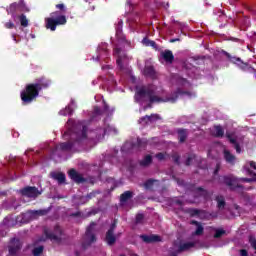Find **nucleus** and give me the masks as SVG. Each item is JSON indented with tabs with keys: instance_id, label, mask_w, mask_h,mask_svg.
Masks as SVG:
<instances>
[{
	"instance_id": "nucleus-1",
	"label": "nucleus",
	"mask_w": 256,
	"mask_h": 256,
	"mask_svg": "<svg viewBox=\"0 0 256 256\" xmlns=\"http://www.w3.org/2000/svg\"><path fill=\"white\" fill-rule=\"evenodd\" d=\"M179 95H187V92L182 91L178 88L176 91L172 92L171 96H166L165 98L155 95V90L151 86H138L136 87V92L134 95V100L136 103H143V101H149L145 109H151L153 103H177Z\"/></svg>"
},
{
	"instance_id": "nucleus-2",
	"label": "nucleus",
	"mask_w": 256,
	"mask_h": 256,
	"mask_svg": "<svg viewBox=\"0 0 256 256\" xmlns=\"http://www.w3.org/2000/svg\"><path fill=\"white\" fill-rule=\"evenodd\" d=\"M49 87H51V80L45 76L37 78L34 83L27 84L20 94L22 105H31L33 101L37 100L39 93Z\"/></svg>"
},
{
	"instance_id": "nucleus-3",
	"label": "nucleus",
	"mask_w": 256,
	"mask_h": 256,
	"mask_svg": "<svg viewBox=\"0 0 256 256\" xmlns=\"http://www.w3.org/2000/svg\"><path fill=\"white\" fill-rule=\"evenodd\" d=\"M87 131H89V127L83 122H78L74 131L68 130L64 133L65 137L70 135V140L60 144L61 151H71L73 149L77 151V147L81 146V141L87 139Z\"/></svg>"
},
{
	"instance_id": "nucleus-4",
	"label": "nucleus",
	"mask_w": 256,
	"mask_h": 256,
	"mask_svg": "<svg viewBox=\"0 0 256 256\" xmlns=\"http://www.w3.org/2000/svg\"><path fill=\"white\" fill-rule=\"evenodd\" d=\"M179 185H184L186 191H189L192 193L194 199H204V201H209L211 199V195H213V192H209L207 189L203 187H197V185L193 183H186L183 180H178Z\"/></svg>"
},
{
	"instance_id": "nucleus-5",
	"label": "nucleus",
	"mask_w": 256,
	"mask_h": 256,
	"mask_svg": "<svg viewBox=\"0 0 256 256\" xmlns=\"http://www.w3.org/2000/svg\"><path fill=\"white\" fill-rule=\"evenodd\" d=\"M46 29H51L55 31L57 29V25H66L67 17L65 15H59V12H53L51 14V18H46Z\"/></svg>"
},
{
	"instance_id": "nucleus-6",
	"label": "nucleus",
	"mask_w": 256,
	"mask_h": 256,
	"mask_svg": "<svg viewBox=\"0 0 256 256\" xmlns=\"http://www.w3.org/2000/svg\"><path fill=\"white\" fill-rule=\"evenodd\" d=\"M93 231H95V222H91L86 229L84 241L82 242V249L84 251H86V249H89V247H91L93 243H97V236Z\"/></svg>"
},
{
	"instance_id": "nucleus-7",
	"label": "nucleus",
	"mask_w": 256,
	"mask_h": 256,
	"mask_svg": "<svg viewBox=\"0 0 256 256\" xmlns=\"http://www.w3.org/2000/svg\"><path fill=\"white\" fill-rule=\"evenodd\" d=\"M117 219H114L105 235V242L110 247L117 243V236H115V229H117Z\"/></svg>"
},
{
	"instance_id": "nucleus-8",
	"label": "nucleus",
	"mask_w": 256,
	"mask_h": 256,
	"mask_svg": "<svg viewBox=\"0 0 256 256\" xmlns=\"http://www.w3.org/2000/svg\"><path fill=\"white\" fill-rule=\"evenodd\" d=\"M44 235L47 239H50V241H55V243H61L63 239L61 236L63 235V229H61V226L56 225L54 227V232H50L49 230H44Z\"/></svg>"
},
{
	"instance_id": "nucleus-9",
	"label": "nucleus",
	"mask_w": 256,
	"mask_h": 256,
	"mask_svg": "<svg viewBox=\"0 0 256 256\" xmlns=\"http://www.w3.org/2000/svg\"><path fill=\"white\" fill-rule=\"evenodd\" d=\"M19 193L22 197H27L28 199H37V197L41 195V191L35 186H26L20 189Z\"/></svg>"
},
{
	"instance_id": "nucleus-10",
	"label": "nucleus",
	"mask_w": 256,
	"mask_h": 256,
	"mask_svg": "<svg viewBox=\"0 0 256 256\" xmlns=\"http://www.w3.org/2000/svg\"><path fill=\"white\" fill-rule=\"evenodd\" d=\"M222 181L224 185L231 189V191H235V189H241V187H243L237 183V179L233 175L223 176Z\"/></svg>"
},
{
	"instance_id": "nucleus-11",
	"label": "nucleus",
	"mask_w": 256,
	"mask_h": 256,
	"mask_svg": "<svg viewBox=\"0 0 256 256\" xmlns=\"http://www.w3.org/2000/svg\"><path fill=\"white\" fill-rule=\"evenodd\" d=\"M17 9H20V11H29V8L25 5V0H20L19 3H12L7 11L8 13L15 15V11H17Z\"/></svg>"
},
{
	"instance_id": "nucleus-12",
	"label": "nucleus",
	"mask_w": 256,
	"mask_h": 256,
	"mask_svg": "<svg viewBox=\"0 0 256 256\" xmlns=\"http://www.w3.org/2000/svg\"><path fill=\"white\" fill-rule=\"evenodd\" d=\"M9 255H17L21 251V241L17 238L11 240L10 245L8 246Z\"/></svg>"
},
{
	"instance_id": "nucleus-13",
	"label": "nucleus",
	"mask_w": 256,
	"mask_h": 256,
	"mask_svg": "<svg viewBox=\"0 0 256 256\" xmlns=\"http://www.w3.org/2000/svg\"><path fill=\"white\" fill-rule=\"evenodd\" d=\"M224 55L225 57H227V59H229L231 63H234V65H238V67H240V69H242L243 71L247 69V63L243 62L241 58L235 57V56L233 57L231 56V54H229V52H225V51H224Z\"/></svg>"
},
{
	"instance_id": "nucleus-14",
	"label": "nucleus",
	"mask_w": 256,
	"mask_h": 256,
	"mask_svg": "<svg viewBox=\"0 0 256 256\" xmlns=\"http://www.w3.org/2000/svg\"><path fill=\"white\" fill-rule=\"evenodd\" d=\"M68 175L70 177V179H72V181H74V183H85L87 181V179H85L83 177V175H81L79 172H77V170L75 169H70L68 172Z\"/></svg>"
},
{
	"instance_id": "nucleus-15",
	"label": "nucleus",
	"mask_w": 256,
	"mask_h": 256,
	"mask_svg": "<svg viewBox=\"0 0 256 256\" xmlns=\"http://www.w3.org/2000/svg\"><path fill=\"white\" fill-rule=\"evenodd\" d=\"M226 138L228 139L229 143L233 145L236 153H241V145L239 142H237V136H235V133L226 132Z\"/></svg>"
},
{
	"instance_id": "nucleus-16",
	"label": "nucleus",
	"mask_w": 256,
	"mask_h": 256,
	"mask_svg": "<svg viewBox=\"0 0 256 256\" xmlns=\"http://www.w3.org/2000/svg\"><path fill=\"white\" fill-rule=\"evenodd\" d=\"M196 243L195 242H180L178 245V249L176 251H174V253H176V256L179 253H183L185 251H189L190 249H193V247H195Z\"/></svg>"
},
{
	"instance_id": "nucleus-17",
	"label": "nucleus",
	"mask_w": 256,
	"mask_h": 256,
	"mask_svg": "<svg viewBox=\"0 0 256 256\" xmlns=\"http://www.w3.org/2000/svg\"><path fill=\"white\" fill-rule=\"evenodd\" d=\"M160 56L165 61V63L168 65H173V61H175V55H173V51L166 49L160 53Z\"/></svg>"
},
{
	"instance_id": "nucleus-18",
	"label": "nucleus",
	"mask_w": 256,
	"mask_h": 256,
	"mask_svg": "<svg viewBox=\"0 0 256 256\" xmlns=\"http://www.w3.org/2000/svg\"><path fill=\"white\" fill-rule=\"evenodd\" d=\"M178 143L183 144L189 137V130L185 128H178L176 130Z\"/></svg>"
},
{
	"instance_id": "nucleus-19",
	"label": "nucleus",
	"mask_w": 256,
	"mask_h": 256,
	"mask_svg": "<svg viewBox=\"0 0 256 256\" xmlns=\"http://www.w3.org/2000/svg\"><path fill=\"white\" fill-rule=\"evenodd\" d=\"M140 239H142L144 243H159L161 241V236L155 235V234H152V235L142 234L140 235Z\"/></svg>"
},
{
	"instance_id": "nucleus-20",
	"label": "nucleus",
	"mask_w": 256,
	"mask_h": 256,
	"mask_svg": "<svg viewBox=\"0 0 256 256\" xmlns=\"http://www.w3.org/2000/svg\"><path fill=\"white\" fill-rule=\"evenodd\" d=\"M191 225H195L196 226V230L194 233H192V235H196V236H201L203 235L205 228L203 227V224H201V222L197 221V220H192L190 222Z\"/></svg>"
},
{
	"instance_id": "nucleus-21",
	"label": "nucleus",
	"mask_w": 256,
	"mask_h": 256,
	"mask_svg": "<svg viewBox=\"0 0 256 256\" xmlns=\"http://www.w3.org/2000/svg\"><path fill=\"white\" fill-rule=\"evenodd\" d=\"M224 159L226 163L229 165H235V161H237V157L231 153L229 150L223 151Z\"/></svg>"
},
{
	"instance_id": "nucleus-22",
	"label": "nucleus",
	"mask_w": 256,
	"mask_h": 256,
	"mask_svg": "<svg viewBox=\"0 0 256 256\" xmlns=\"http://www.w3.org/2000/svg\"><path fill=\"white\" fill-rule=\"evenodd\" d=\"M144 75L145 77H150V79H157V71L153 66H145Z\"/></svg>"
},
{
	"instance_id": "nucleus-23",
	"label": "nucleus",
	"mask_w": 256,
	"mask_h": 256,
	"mask_svg": "<svg viewBox=\"0 0 256 256\" xmlns=\"http://www.w3.org/2000/svg\"><path fill=\"white\" fill-rule=\"evenodd\" d=\"M52 179H55V181H58L60 185H63L66 181L65 173L63 172H54L51 174Z\"/></svg>"
},
{
	"instance_id": "nucleus-24",
	"label": "nucleus",
	"mask_w": 256,
	"mask_h": 256,
	"mask_svg": "<svg viewBox=\"0 0 256 256\" xmlns=\"http://www.w3.org/2000/svg\"><path fill=\"white\" fill-rule=\"evenodd\" d=\"M142 43L146 46V47H151L152 49H155V51H157V49H159V46L157 45V43L153 40H150L149 38L145 37L142 40Z\"/></svg>"
},
{
	"instance_id": "nucleus-25",
	"label": "nucleus",
	"mask_w": 256,
	"mask_h": 256,
	"mask_svg": "<svg viewBox=\"0 0 256 256\" xmlns=\"http://www.w3.org/2000/svg\"><path fill=\"white\" fill-rule=\"evenodd\" d=\"M147 143V139L137 138L136 143H133V147H137L138 149H145L147 147Z\"/></svg>"
},
{
	"instance_id": "nucleus-26",
	"label": "nucleus",
	"mask_w": 256,
	"mask_h": 256,
	"mask_svg": "<svg viewBox=\"0 0 256 256\" xmlns=\"http://www.w3.org/2000/svg\"><path fill=\"white\" fill-rule=\"evenodd\" d=\"M129 199H133V191H125L120 195V203H127Z\"/></svg>"
},
{
	"instance_id": "nucleus-27",
	"label": "nucleus",
	"mask_w": 256,
	"mask_h": 256,
	"mask_svg": "<svg viewBox=\"0 0 256 256\" xmlns=\"http://www.w3.org/2000/svg\"><path fill=\"white\" fill-rule=\"evenodd\" d=\"M215 201L217 203L218 209H220V210L225 209V205H227V202H225L224 196H221V195L216 196Z\"/></svg>"
},
{
	"instance_id": "nucleus-28",
	"label": "nucleus",
	"mask_w": 256,
	"mask_h": 256,
	"mask_svg": "<svg viewBox=\"0 0 256 256\" xmlns=\"http://www.w3.org/2000/svg\"><path fill=\"white\" fill-rule=\"evenodd\" d=\"M116 37H118V39H125V37H123V20L118 21L116 26Z\"/></svg>"
},
{
	"instance_id": "nucleus-29",
	"label": "nucleus",
	"mask_w": 256,
	"mask_h": 256,
	"mask_svg": "<svg viewBox=\"0 0 256 256\" xmlns=\"http://www.w3.org/2000/svg\"><path fill=\"white\" fill-rule=\"evenodd\" d=\"M151 163H153V156L148 154L144 157L143 160L140 161L139 164L141 167H149V165H151Z\"/></svg>"
},
{
	"instance_id": "nucleus-30",
	"label": "nucleus",
	"mask_w": 256,
	"mask_h": 256,
	"mask_svg": "<svg viewBox=\"0 0 256 256\" xmlns=\"http://www.w3.org/2000/svg\"><path fill=\"white\" fill-rule=\"evenodd\" d=\"M214 129H215L214 136H216L218 138L224 137L225 130H223V127L221 125L214 126Z\"/></svg>"
},
{
	"instance_id": "nucleus-31",
	"label": "nucleus",
	"mask_w": 256,
	"mask_h": 256,
	"mask_svg": "<svg viewBox=\"0 0 256 256\" xmlns=\"http://www.w3.org/2000/svg\"><path fill=\"white\" fill-rule=\"evenodd\" d=\"M49 213V210L47 209H42V210H31L30 214L31 215H39L40 217H43Z\"/></svg>"
},
{
	"instance_id": "nucleus-32",
	"label": "nucleus",
	"mask_w": 256,
	"mask_h": 256,
	"mask_svg": "<svg viewBox=\"0 0 256 256\" xmlns=\"http://www.w3.org/2000/svg\"><path fill=\"white\" fill-rule=\"evenodd\" d=\"M44 250H45L44 246H38L32 250V254H33V256H41V255H43Z\"/></svg>"
},
{
	"instance_id": "nucleus-33",
	"label": "nucleus",
	"mask_w": 256,
	"mask_h": 256,
	"mask_svg": "<svg viewBox=\"0 0 256 256\" xmlns=\"http://www.w3.org/2000/svg\"><path fill=\"white\" fill-rule=\"evenodd\" d=\"M19 21H20V25L22 27H28L29 25V20L27 19V16H25V14H21L19 16Z\"/></svg>"
},
{
	"instance_id": "nucleus-34",
	"label": "nucleus",
	"mask_w": 256,
	"mask_h": 256,
	"mask_svg": "<svg viewBox=\"0 0 256 256\" xmlns=\"http://www.w3.org/2000/svg\"><path fill=\"white\" fill-rule=\"evenodd\" d=\"M232 217H239L241 215V208L239 205L234 204V211L230 210Z\"/></svg>"
},
{
	"instance_id": "nucleus-35",
	"label": "nucleus",
	"mask_w": 256,
	"mask_h": 256,
	"mask_svg": "<svg viewBox=\"0 0 256 256\" xmlns=\"http://www.w3.org/2000/svg\"><path fill=\"white\" fill-rule=\"evenodd\" d=\"M157 181L158 180H155V179L146 180L144 183L145 189H153V185H155V183H157Z\"/></svg>"
},
{
	"instance_id": "nucleus-36",
	"label": "nucleus",
	"mask_w": 256,
	"mask_h": 256,
	"mask_svg": "<svg viewBox=\"0 0 256 256\" xmlns=\"http://www.w3.org/2000/svg\"><path fill=\"white\" fill-rule=\"evenodd\" d=\"M143 221H145V215L142 214V213H138L136 215V218H135V223L136 225H141L143 224Z\"/></svg>"
},
{
	"instance_id": "nucleus-37",
	"label": "nucleus",
	"mask_w": 256,
	"mask_h": 256,
	"mask_svg": "<svg viewBox=\"0 0 256 256\" xmlns=\"http://www.w3.org/2000/svg\"><path fill=\"white\" fill-rule=\"evenodd\" d=\"M117 67L120 71H124L125 66L123 65V58L121 56H118L116 59Z\"/></svg>"
},
{
	"instance_id": "nucleus-38",
	"label": "nucleus",
	"mask_w": 256,
	"mask_h": 256,
	"mask_svg": "<svg viewBox=\"0 0 256 256\" xmlns=\"http://www.w3.org/2000/svg\"><path fill=\"white\" fill-rule=\"evenodd\" d=\"M226 231L223 229H217L214 234V239H221L225 235Z\"/></svg>"
},
{
	"instance_id": "nucleus-39",
	"label": "nucleus",
	"mask_w": 256,
	"mask_h": 256,
	"mask_svg": "<svg viewBox=\"0 0 256 256\" xmlns=\"http://www.w3.org/2000/svg\"><path fill=\"white\" fill-rule=\"evenodd\" d=\"M194 159H195V154L189 155L188 158L185 161V165L187 167H189V165H191V163H193Z\"/></svg>"
},
{
	"instance_id": "nucleus-40",
	"label": "nucleus",
	"mask_w": 256,
	"mask_h": 256,
	"mask_svg": "<svg viewBox=\"0 0 256 256\" xmlns=\"http://www.w3.org/2000/svg\"><path fill=\"white\" fill-rule=\"evenodd\" d=\"M191 217H196L197 215H201V210L196 209V208H192L189 211Z\"/></svg>"
},
{
	"instance_id": "nucleus-41",
	"label": "nucleus",
	"mask_w": 256,
	"mask_h": 256,
	"mask_svg": "<svg viewBox=\"0 0 256 256\" xmlns=\"http://www.w3.org/2000/svg\"><path fill=\"white\" fill-rule=\"evenodd\" d=\"M148 117H150V119H149L150 123H153V121H159V119H160L159 114H151Z\"/></svg>"
},
{
	"instance_id": "nucleus-42",
	"label": "nucleus",
	"mask_w": 256,
	"mask_h": 256,
	"mask_svg": "<svg viewBox=\"0 0 256 256\" xmlns=\"http://www.w3.org/2000/svg\"><path fill=\"white\" fill-rule=\"evenodd\" d=\"M155 157L158 159V161H165V153L163 152L157 153Z\"/></svg>"
},
{
	"instance_id": "nucleus-43",
	"label": "nucleus",
	"mask_w": 256,
	"mask_h": 256,
	"mask_svg": "<svg viewBox=\"0 0 256 256\" xmlns=\"http://www.w3.org/2000/svg\"><path fill=\"white\" fill-rule=\"evenodd\" d=\"M64 115H73V109L70 106L65 108Z\"/></svg>"
},
{
	"instance_id": "nucleus-44",
	"label": "nucleus",
	"mask_w": 256,
	"mask_h": 256,
	"mask_svg": "<svg viewBox=\"0 0 256 256\" xmlns=\"http://www.w3.org/2000/svg\"><path fill=\"white\" fill-rule=\"evenodd\" d=\"M149 119H151L149 115H145L140 118V123H150Z\"/></svg>"
},
{
	"instance_id": "nucleus-45",
	"label": "nucleus",
	"mask_w": 256,
	"mask_h": 256,
	"mask_svg": "<svg viewBox=\"0 0 256 256\" xmlns=\"http://www.w3.org/2000/svg\"><path fill=\"white\" fill-rule=\"evenodd\" d=\"M172 159H173L174 163H176V165L180 164L179 161H180L181 157L179 155H177V154L173 155Z\"/></svg>"
},
{
	"instance_id": "nucleus-46",
	"label": "nucleus",
	"mask_w": 256,
	"mask_h": 256,
	"mask_svg": "<svg viewBox=\"0 0 256 256\" xmlns=\"http://www.w3.org/2000/svg\"><path fill=\"white\" fill-rule=\"evenodd\" d=\"M6 29H13L15 28V24L11 21L5 23Z\"/></svg>"
},
{
	"instance_id": "nucleus-47",
	"label": "nucleus",
	"mask_w": 256,
	"mask_h": 256,
	"mask_svg": "<svg viewBox=\"0 0 256 256\" xmlns=\"http://www.w3.org/2000/svg\"><path fill=\"white\" fill-rule=\"evenodd\" d=\"M219 171H221V164L217 163L216 167H215V170H214V175H218Z\"/></svg>"
},
{
	"instance_id": "nucleus-48",
	"label": "nucleus",
	"mask_w": 256,
	"mask_h": 256,
	"mask_svg": "<svg viewBox=\"0 0 256 256\" xmlns=\"http://www.w3.org/2000/svg\"><path fill=\"white\" fill-rule=\"evenodd\" d=\"M96 196L95 192H91L86 195V201H89L90 199H93Z\"/></svg>"
},
{
	"instance_id": "nucleus-49",
	"label": "nucleus",
	"mask_w": 256,
	"mask_h": 256,
	"mask_svg": "<svg viewBox=\"0 0 256 256\" xmlns=\"http://www.w3.org/2000/svg\"><path fill=\"white\" fill-rule=\"evenodd\" d=\"M83 215V213H81V211H77L74 213L70 214V217H81Z\"/></svg>"
},
{
	"instance_id": "nucleus-50",
	"label": "nucleus",
	"mask_w": 256,
	"mask_h": 256,
	"mask_svg": "<svg viewBox=\"0 0 256 256\" xmlns=\"http://www.w3.org/2000/svg\"><path fill=\"white\" fill-rule=\"evenodd\" d=\"M56 9H59L60 11H65V4H57Z\"/></svg>"
},
{
	"instance_id": "nucleus-51",
	"label": "nucleus",
	"mask_w": 256,
	"mask_h": 256,
	"mask_svg": "<svg viewBox=\"0 0 256 256\" xmlns=\"http://www.w3.org/2000/svg\"><path fill=\"white\" fill-rule=\"evenodd\" d=\"M94 113H96V115H101V108H99L98 106H96L94 108Z\"/></svg>"
},
{
	"instance_id": "nucleus-52",
	"label": "nucleus",
	"mask_w": 256,
	"mask_h": 256,
	"mask_svg": "<svg viewBox=\"0 0 256 256\" xmlns=\"http://www.w3.org/2000/svg\"><path fill=\"white\" fill-rule=\"evenodd\" d=\"M247 173H248V175H250L251 177H256V173L253 172V170H251V169H248V170H247Z\"/></svg>"
},
{
	"instance_id": "nucleus-53",
	"label": "nucleus",
	"mask_w": 256,
	"mask_h": 256,
	"mask_svg": "<svg viewBox=\"0 0 256 256\" xmlns=\"http://www.w3.org/2000/svg\"><path fill=\"white\" fill-rule=\"evenodd\" d=\"M240 255L241 256H249V253L245 249H242V250H240Z\"/></svg>"
},
{
	"instance_id": "nucleus-54",
	"label": "nucleus",
	"mask_w": 256,
	"mask_h": 256,
	"mask_svg": "<svg viewBox=\"0 0 256 256\" xmlns=\"http://www.w3.org/2000/svg\"><path fill=\"white\" fill-rule=\"evenodd\" d=\"M249 165H250V167L252 169H255V171H256V163H255V161H250Z\"/></svg>"
},
{
	"instance_id": "nucleus-55",
	"label": "nucleus",
	"mask_w": 256,
	"mask_h": 256,
	"mask_svg": "<svg viewBox=\"0 0 256 256\" xmlns=\"http://www.w3.org/2000/svg\"><path fill=\"white\" fill-rule=\"evenodd\" d=\"M114 53H115L116 55H119V53H121V48H115V49H114Z\"/></svg>"
},
{
	"instance_id": "nucleus-56",
	"label": "nucleus",
	"mask_w": 256,
	"mask_h": 256,
	"mask_svg": "<svg viewBox=\"0 0 256 256\" xmlns=\"http://www.w3.org/2000/svg\"><path fill=\"white\" fill-rule=\"evenodd\" d=\"M104 111L107 112L109 111V105L104 102Z\"/></svg>"
},
{
	"instance_id": "nucleus-57",
	"label": "nucleus",
	"mask_w": 256,
	"mask_h": 256,
	"mask_svg": "<svg viewBox=\"0 0 256 256\" xmlns=\"http://www.w3.org/2000/svg\"><path fill=\"white\" fill-rule=\"evenodd\" d=\"M175 203H176V205H179L180 207H182V205H183V201H181V200H176Z\"/></svg>"
},
{
	"instance_id": "nucleus-58",
	"label": "nucleus",
	"mask_w": 256,
	"mask_h": 256,
	"mask_svg": "<svg viewBox=\"0 0 256 256\" xmlns=\"http://www.w3.org/2000/svg\"><path fill=\"white\" fill-rule=\"evenodd\" d=\"M244 181H245L246 183H251V181H253V179H251V178H244Z\"/></svg>"
},
{
	"instance_id": "nucleus-59",
	"label": "nucleus",
	"mask_w": 256,
	"mask_h": 256,
	"mask_svg": "<svg viewBox=\"0 0 256 256\" xmlns=\"http://www.w3.org/2000/svg\"><path fill=\"white\" fill-rule=\"evenodd\" d=\"M176 41H179V38H175V39L170 40V43H176Z\"/></svg>"
},
{
	"instance_id": "nucleus-60",
	"label": "nucleus",
	"mask_w": 256,
	"mask_h": 256,
	"mask_svg": "<svg viewBox=\"0 0 256 256\" xmlns=\"http://www.w3.org/2000/svg\"><path fill=\"white\" fill-rule=\"evenodd\" d=\"M75 256H81V252H79V250L75 251Z\"/></svg>"
},
{
	"instance_id": "nucleus-61",
	"label": "nucleus",
	"mask_w": 256,
	"mask_h": 256,
	"mask_svg": "<svg viewBox=\"0 0 256 256\" xmlns=\"http://www.w3.org/2000/svg\"><path fill=\"white\" fill-rule=\"evenodd\" d=\"M111 67H109V65H106V66H102V69L105 70V69H110Z\"/></svg>"
},
{
	"instance_id": "nucleus-62",
	"label": "nucleus",
	"mask_w": 256,
	"mask_h": 256,
	"mask_svg": "<svg viewBox=\"0 0 256 256\" xmlns=\"http://www.w3.org/2000/svg\"><path fill=\"white\" fill-rule=\"evenodd\" d=\"M170 256H177V253L172 252L170 253Z\"/></svg>"
},
{
	"instance_id": "nucleus-63",
	"label": "nucleus",
	"mask_w": 256,
	"mask_h": 256,
	"mask_svg": "<svg viewBox=\"0 0 256 256\" xmlns=\"http://www.w3.org/2000/svg\"><path fill=\"white\" fill-rule=\"evenodd\" d=\"M12 37H13L14 41H17V38H15V35H12Z\"/></svg>"
}]
</instances>
